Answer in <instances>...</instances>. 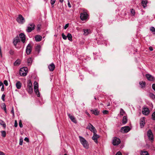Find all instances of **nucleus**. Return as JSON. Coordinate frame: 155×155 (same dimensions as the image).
<instances>
[{"mask_svg":"<svg viewBox=\"0 0 155 155\" xmlns=\"http://www.w3.org/2000/svg\"><path fill=\"white\" fill-rule=\"evenodd\" d=\"M149 50L151 51H153V48L151 46L150 47H149Z\"/></svg>","mask_w":155,"mask_h":155,"instance_id":"nucleus-57","label":"nucleus"},{"mask_svg":"<svg viewBox=\"0 0 155 155\" xmlns=\"http://www.w3.org/2000/svg\"><path fill=\"white\" fill-rule=\"evenodd\" d=\"M120 143V139L116 137H114L112 140V144L114 146L118 145Z\"/></svg>","mask_w":155,"mask_h":155,"instance_id":"nucleus-5","label":"nucleus"},{"mask_svg":"<svg viewBox=\"0 0 155 155\" xmlns=\"http://www.w3.org/2000/svg\"><path fill=\"white\" fill-rule=\"evenodd\" d=\"M147 0H143L141 2V5L143 6V7L144 8L147 6Z\"/></svg>","mask_w":155,"mask_h":155,"instance_id":"nucleus-24","label":"nucleus"},{"mask_svg":"<svg viewBox=\"0 0 155 155\" xmlns=\"http://www.w3.org/2000/svg\"><path fill=\"white\" fill-rule=\"evenodd\" d=\"M14 126L15 127H17L18 126V123L16 120L15 121Z\"/></svg>","mask_w":155,"mask_h":155,"instance_id":"nucleus-53","label":"nucleus"},{"mask_svg":"<svg viewBox=\"0 0 155 155\" xmlns=\"http://www.w3.org/2000/svg\"><path fill=\"white\" fill-rule=\"evenodd\" d=\"M85 113L87 115V116L89 117H90V115L89 114L87 111L85 112Z\"/></svg>","mask_w":155,"mask_h":155,"instance_id":"nucleus-60","label":"nucleus"},{"mask_svg":"<svg viewBox=\"0 0 155 155\" xmlns=\"http://www.w3.org/2000/svg\"><path fill=\"white\" fill-rule=\"evenodd\" d=\"M153 129L155 131V125Z\"/></svg>","mask_w":155,"mask_h":155,"instance_id":"nucleus-64","label":"nucleus"},{"mask_svg":"<svg viewBox=\"0 0 155 155\" xmlns=\"http://www.w3.org/2000/svg\"><path fill=\"white\" fill-rule=\"evenodd\" d=\"M2 133V137H5L6 135V133L5 131H2L1 132Z\"/></svg>","mask_w":155,"mask_h":155,"instance_id":"nucleus-36","label":"nucleus"},{"mask_svg":"<svg viewBox=\"0 0 155 155\" xmlns=\"http://www.w3.org/2000/svg\"><path fill=\"white\" fill-rule=\"evenodd\" d=\"M141 154V155H149L148 153L146 151H142Z\"/></svg>","mask_w":155,"mask_h":155,"instance_id":"nucleus-35","label":"nucleus"},{"mask_svg":"<svg viewBox=\"0 0 155 155\" xmlns=\"http://www.w3.org/2000/svg\"><path fill=\"white\" fill-rule=\"evenodd\" d=\"M69 24L68 23L65 25V26L64 27V28L65 29H67V28L68 27Z\"/></svg>","mask_w":155,"mask_h":155,"instance_id":"nucleus-52","label":"nucleus"},{"mask_svg":"<svg viewBox=\"0 0 155 155\" xmlns=\"http://www.w3.org/2000/svg\"><path fill=\"white\" fill-rule=\"evenodd\" d=\"M0 124L3 127L5 128L6 125L5 122L2 120H0Z\"/></svg>","mask_w":155,"mask_h":155,"instance_id":"nucleus-32","label":"nucleus"},{"mask_svg":"<svg viewBox=\"0 0 155 155\" xmlns=\"http://www.w3.org/2000/svg\"><path fill=\"white\" fill-rule=\"evenodd\" d=\"M0 155H5V154L3 152L0 151Z\"/></svg>","mask_w":155,"mask_h":155,"instance_id":"nucleus-58","label":"nucleus"},{"mask_svg":"<svg viewBox=\"0 0 155 155\" xmlns=\"http://www.w3.org/2000/svg\"><path fill=\"white\" fill-rule=\"evenodd\" d=\"M32 62V59L31 58H30L28 59L27 60V63L28 65H30Z\"/></svg>","mask_w":155,"mask_h":155,"instance_id":"nucleus-31","label":"nucleus"},{"mask_svg":"<svg viewBox=\"0 0 155 155\" xmlns=\"http://www.w3.org/2000/svg\"><path fill=\"white\" fill-rule=\"evenodd\" d=\"M35 39L37 41H40L41 40L42 37L39 35H37L35 37Z\"/></svg>","mask_w":155,"mask_h":155,"instance_id":"nucleus-23","label":"nucleus"},{"mask_svg":"<svg viewBox=\"0 0 155 155\" xmlns=\"http://www.w3.org/2000/svg\"><path fill=\"white\" fill-rule=\"evenodd\" d=\"M80 141L83 147L86 149L89 148V144L87 141L84 138L81 137H79Z\"/></svg>","mask_w":155,"mask_h":155,"instance_id":"nucleus-1","label":"nucleus"},{"mask_svg":"<svg viewBox=\"0 0 155 155\" xmlns=\"http://www.w3.org/2000/svg\"><path fill=\"white\" fill-rule=\"evenodd\" d=\"M130 130V128L129 126H125L122 127L121 129V131L124 133H127Z\"/></svg>","mask_w":155,"mask_h":155,"instance_id":"nucleus-10","label":"nucleus"},{"mask_svg":"<svg viewBox=\"0 0 155 155\" xmlns=\"http://www.w3.org/2000/svg\"><path fill=\"white\" fill-rule=\"evenodd\" d=\"M9 53L11 55H13L14 54V52L12 50L10 49L9 51Z\"/></svg>","mask_w":155,"mask_h":155,"instance_id":"nucleus-45","label":"nucleus"},{"mask_svg":"<svg viewBox=\"0 0 155 155\" xmlns=\"http://www.w3.org/2000/svg\"><path fill=\"white\" fill-rule=\"evenodd\" d=\"M68 7L70 8H71V4L69 1L68 3Z\"/></svg>","mask_w":155,"mask_h":155,"instance_id":"nucleus-59","label":"nucleus"},{"mask_svg":"<svg viewBox=\"0 0 155 155\" xmlns=\"http://www.w3.org/2000/svg\"><path fill=\"white\" fill-rule=\"evenodd\" d=\"M88 15L86 12H84L81 14L80 18L82 21L86 20L87 18Z\"/></svg>","mask_w":155,"mask_h":155,"instance_id":"nucleus-8","label":"nucleus"},{"mask_svg":"<svg viewBox=\"0 0 155 155\" xmlns=\"http://www.w3.org/2000/svg\"><path fill=\"white\" fill-rule=\"evenodd\" d=\"M120 113L121 115H123L125 113V112L121 108L120 109Z\"/></svg>","mask_w":155,"mask_h":155,"instance_id":"nucleus-38","label":"nucleus"},{"mask_svg":"<svg viewBox=\"0 0 155 155\" xmlns=\"http://www.w3.org/2000/svg\"><path fill=\"white\" fill-rule=\"evenodd\" d=\"M103 38L102 36H101L100 38L97 39V43L98 44H103Z\"/></svg>","mask_w":155,"mask_h":155,"instance_id":"nucleus-25","label":"nucleus"},{"mask_svg":"<svg viewBox=\"0 0 155 155\" xmlns=\"http://www.w3.org/2000/svg\"><path fill=\"white\" fill-rule=\"evenodd\" d=\"M5 95L4 94H3L2 96V99L3 101H5Z\"/></svg>","mask_w":155,"mask_h":155,"instance_id":"nucleus-51","label":"nucleus"},{"mask_svg":"<svg viewBox=\"0 0 155 155\" xmlns=\"http://www.w3.org/2000/svg\"><path fill=\"white\" fill-rule=\"evenodd\" d=\"M149 97L152 99H155V95L152 93H150L149 94Z\"/></svg>","mask_w":155,"mask_h":155,"instance_id":"nucleus-33","label":"nucleus"},{"mask_svg":"<svg viewBox=\"0 0 155 155\" xmlns=\"http://www.w3.org/2000/svg\"><path fill=\"white\" fill-rule=\"evenodd\" d=\"M16 21L18 22L20 24H23L25 22L24 18L21 15H18L16 18Z\"/></svg>","mask_w":155,"mask_h":155,"instance_id":"nucleus-6","label":"nucleus"},{"mask_svg":"<svg viewBox=\"0 0 155 155\" xmlns=\"http://www.w3.org/2000/svg\"><path fill=\"white\" fill-rule=\"evenodd\" d=\"M24 140L25 141H26V142H29V139H28V138L27 137H25V139H24Z\"/></svg>","mask_w":155,"mask_h":155,"instance_id":"nucleus-55","label":"nucleus"},{"mask_svg":"<svg viewBox=\"0 0 155 155\" xmlns=\"http://www.w3.org/2000/svg\"><path fill=\"white\" fill-rule=\"evenodd\" d=\"M139 84L141 86V87L143 88L145 87L146 83L145 82L141 81L140 82Z\"/></svg>","mask_w":155,"mask_h":155,"instance_id":"nucleus-34","label":"nucleus"},{"mask_svg":"<svg viewBox=\"0 0 155 155\" xmlns=\"http://www.w3.org/2000/svg\"><path fill=\"white\" fill-rule=\"evenodd\" d=\"M19 37L21 39V41L23 43H24L25 40V35L23 33H21L19 35Z\"/></svg>","mask_w":155,"mask_h":155,"instance_id":"nucleus-16","label":"nucleus"},{"mask_svg":"<svg viewBox=\"0 0 155 155\" xmlns=\"http://www.w3.org/2000/svg\"><path fill=\"white\" fill-rule=\"evenodd\" d=\"M145 117H143L140 119V124L141 128H142L144 127L145 124Z\"/></svg>","mask_w":155,"mask_h":155,"instance_id":"nucleus-15","label":"nucleus"},{"mask_svg":"<svg viewBox=\"0 0 155 155\" xmlns=\"http://www.w3.org/2000/svg\"><path fill=\"white\" fill-rule=\"evenodd\" d=\"M150 30L153 32V34H155V28H154L153 27H152L150 28Z\"/></svg>","mask_w":155,"mask_h":155,"instance_id":"nucleus-37","label":"nucleus"},{"mask_svg":"<svg viewBox=\"0 0 155 155\" xmlns=\"http://www.w3.org/2000/svg\"><path fill=\"white\" fill-rule=\"evenodd\" d=\"M84 32V35L85 36L88 35L89 34L91 33V31L90 29H83Z\"/></svg>","mask_w":155,"mask_h":155,"instance_id":"nucleus-20","label":"nucleus"},{"mask_svg":"<svg viewBox=\"0 0 155 155\" xmlns=\"http://www.w3.org/2000/svg\"><path fill=\"white\" fill-rule=\"evenodd\" d=\"M28 72V68L27 67H24L20 68L19 74L21 76H25L26 75Z\"/></svg>","mask_w":155,"mask_h":155,"instance_id":"nucleus-2","label":"nucleus"},{"mask_svg":"<svg viewBox=\"0 0 155 155\" xmlns=\"http://www.w3.org/2000/svg\"><path fill=\"white\" fill-rule=\"evenodd\" d=\"M34 89L35 93L38 97H40V94L38 90V82L35 81L34 83Z\"/></svg>","mask_w":155,"mask_h":155,"instance_id":"nucleus-3","label":"nucleus"},{"mask_svg":"<svg viewBox=\"0 0 155 155\" xmlns=\"http://www.w3.org/2000/svg\"><path fill=\"white\" fill-rule=\"evenodd\" d=\"M152 87L153 89L155 91V84L152 85Z\"/></svg>","mask_w":155,"mask_h":155,"instance_id":"nucleus-56","label":"nucleus"},{"mask_svg":"<svg viewBox=\"0 0 155 155\" xmlns=\"http://www.w3.org/2000/svg\"><path fill=\"white\" fill-rule=\"evenodd\" d=\"M3 85L2 83L1 82H0V86H2Z\"/></svg>","mask_w":155,"mask_h":155,"instance_id":"nucleus-62","label":"nucleus"},{"mask_svg":"<svg viewBox=\"0 0 155 155\" xmlns=\"http://www.w3.org/2000/svg\"><path fill=\"white\" fill-rule=\"evenodd\" d=\"M16 85L18 89H20L21 87V84L19 81H18L17 82Z\"/></svg>","mask_w":155,"mask_h":155,"instance_id":"nucleus-26","label":"nucleus"},{"mask_svg":"<svg viewBox=\"0 0 155 155\" xmlns=\"http://www.w3.org/2000/svg\"><path fill=\"white\" fill-rule=\"evenodd\" d=\"M19 125L20 127H23V125L22 124L21 121L20 120L19 122Z\"/></svg>","mask_w":155,"mask_h":155,"instance_id":"nucleus-47","label":"nucleus"},{"mask_svg":"<svg viewBox=\"0 0 155 155\" xmlns=\"http://www.w3.org/2000/svg\"><path fill=\"white\" fill-rule=\"evenodd\" d=\"M142 113L145 115H147L149 114L150 110L147 107H144L143 108V110H142Z\"/></svg>","mask_w":155,"mask_h":155,"instance_id":"nucleus-13","label":"nucleus"},{"mask_svg":"<svg viewBox=\"0 0 155 155\" xmlns=\"http://www.w3.org/2000/svg\"><path fill=\"white\" fill-rule=\"evenodd\" d=\"M152 118L153 120H155V111L153 113L152 115Z\"/></svg>","mask_w":155,"mask_h":155,"instance_id":"nucleus-39","label":"nucleus"},{"mask_svg":"<svg viewBox=\"0 0 155 155\" xmlns=\"http://www.w3.org/2000/svg\"><path fill=\"white\" fill-rule=\"evenodd\" d=\"M32 48V47L31 46V44H29L27 46L26 49V53L27 54H29L30 53Z\"/></svg>","mask_w":155,"mask_h":155,"instance_id":"nucleus-12","label":"nucleus"},{"mask_svg":"<svg viewBox=\"0 0 155 155\" xmlns=\"http://www.w3.org/2000/svg\"><path fill=\"white\" fill-rule=\"evenodd\" d=\"M147 136L149 140L151 141V142L153 140V135L151 130H149L147 132Z\"/></svg>","mask_w":155,"mask_h":155,"instance_id":"nucleus-7","label":"nucleus"},{"mask_svg":"<svg viewBox=\"0 0 155 155\" xmlns=\"http://www.w3.org/2000/svg\"><path fill=\"white\" fill-rule=\"evenodd\" d=\"M127 118L126 116H124L123 117L122 120V123L124 124H126L127 122Z\"/></svg>","mask_w":155,"mask_h":155,"instance_id":"nucleus-29","label":"nucleus"},{"mask_svg":"<svg viewBox=\"0 0 155 155\" xmlns=\"http://www.w3.org/2000/svg\"><path fill=\"white\" fill-rule=\"evenodd\" d=\"M11 112L13 116V117L14 116L15 114H14V108H13V107H12V109L11 111Z\"/></svg>","mask_w":155,"mask_h":155,"instance_id":"nucleus-43","label":"nucleus"},{"mask_svg":"<svg viewBox=\"0 0 155 155\" xmlns=\"http://www.w3.org/2000/svg\"><path fill=\"white\" fill-rule=\"evenodd\" d=\"M23 140L22 139H20L19 140V144L20 145H21L22 144Z\"/></svg>","mask_w":155,"mask_h":155,"instance_id":"nucleus-44","label":"nucleus"},{"mask_svg":"<svg viewBox=\"0 0 155 155\" xmlns=\"http://www.w3.org/2000/svg\"><path fill=\"white\" fill-rule=\"evenodd\" d=\"M21 63V61L19 59L17 60L14 63V65L15 66H18Z\"/></svg>","mask_w":155,"mask_h":155,"instance_id":"nucleus-28","label":"nucleus"},{"mask_svg":"<svg viewBox=\"0 0 155 155\" xmlns=\"http://www.w3.org/2000/svg\"><path fill=\"white\" fill-rule=\"evenodd\" d=\"M41 48V46L40 45H37L35 47V51H37L38 53H39L40 51Z\"/></svg>","mask_w":155,"mask_h":155,"instance_id":"nucleus-27","label":"nucleus"},{"mask_svg":"<svg viewBox=\"0 0 155 155\" xmlns=\"http://www.w3.org/2000/svg\"><path fill=\"white\" fill-rule=\"evenodd\" d=\"M87 129L89 130L93 133L96 132V131L94 127L90 123L88 125L87 127Z\"/></svg>","mask_w":155,"mask_h":155,"instance_id":"nucleus-9","label":"nucleus"},{"mask_svg":"<svg viewBox=\"0 0 155 155\" xmlns=\"http://www.w3.org/2000/svg\"><path fill=\"white\" fill-rule=\"evenodd\" d=\"M115 155H122V154L120 152L118 151L116 153V154H115Z\"/></svg>","mask_w":155,"mask_h":155,"instance_id":"nucleus-54","label":"nucleus"},{"mask_svg":"<svg viewBox=\"0 0 155 155\" xmlns=\"http://www.w3.org/2000/svg\"><path fill=\"white\" fill-rule=\"evenodd\" d=\"M55 68V66L54 64L52 63L49 64L48 66V68L50 71H53L54 70Z\"/></svg>","mask_w":155,"mask_h":155,"instance_id":"nucleus-19","label":"nucleus"},{"mask_svg":"<svg viewBox=\"0 0 155 155\" xmlns=\"http://www.w3.org/2000/svg\"><path fill=\"white\" fill-rule=\"evenodd\" d=\"M41 29V25H38L37 27V31H39Z\"/></svg>","mask_w":155,"mask_h":155,"instance_id":"nucleus-48","label":"nucleus"},{"mask_svg":"<svg viewBox=\"0 0 155 155\" xmlns=\"http://www.w3.org/2000/svg\"><path fill=\"white\" fill-rule=\"evenodd\" d=\"M4 90V85H3V86H2V87L1 88V91H3Z\"/></svg>","mask_w":155,"mask_h":155,"instance_id":"nucleus-61","label":"nucleus"},{"mask_svg":"<svg viewBox=\"0 0 155 155\" xmlns=\"http://www.w3.org/2000/svg\"><path fill=\"white\" fill-rule=\"evenodd\" d=\"M35 25L33 23L29 24L27 27L26 31L28 32H30L35 29Z\"/></svg>","mask_w":155,"mask_h":155,"instance_id":"nucleus-4","label":"nucleus"},{"mask_svg":"<svg viewBox=\"0 0 155 155\" xmlns=\"http://www.w3.org/2000/svg\"><path fill=\"white\" fill-rule=\"evenodd\" d=\"M4 84L6 86H7L8 85V81L7 80H5V81H4Z\"/></svg>","mask_w":155,"mask_h":155,"instance_id":"nucleus-46","label":"nucleus"},{"mask_svg":"<svg viewBox=\"0 0 155 155\" xmlns=\"http://www.w3.org/2000/svg\"><path fill=\"white\" fill-rule=\"evenodd\" d=\"M62 36L64 40H66L67 38V36H66L64 33H62Z\"/></svg>","mask_w":155,"mask_h":155,"instance_id":"nucleus-42","label":"nucleus"},{"mask_svg":"<svg viewBox=\"0 0 155 155\" xmlns=\"http://www.w3.org/2000/svg\"><path fill=\"white\" fill-rule=\"evenodd\" d=\"M27 87L29 89V92L30 93H31L33 91V88L32 84L31 82V81H30V82L28 83Z\"/></svg>","mask_w":155,"mask_h":155,"instance_id":"nucleus-17","label":"nucleus"},{"mask_svg":"<svg viewBox=\"0 0 155 155\" xmlns=\"http://www.w3.org/2000/svg\"><path fill=\"white\" fill-rule=\"evenodd\" d=\"M146 77L147 79L150 81H152L153 80V77L150 74H146Z\"/></svg>","mask_w":155,"mask_h":155,"instance_id":"nucleus-21","label":"nucleus"},{"mask_svg":"<svg viewBox=\"0 0 155 155\" xmlns=\"http://www.w3.org/2000/svg\"><path fill=\"white\" fill-rule=\"evenodd\" d=\"M67 37H68V39L69 40L71 41H72V36L71 34L69 33H68L67 35Z\"/></svg>","mask_w":155,"mask_h":155,"instance_id":"nucleus-30","label":"nucleus"},{"mask_svg":"<svg viewBox=\"0 0 155 155\" xmlns=\"http://www.w3.org/2000/svg\"><path fill=\"white\" fill-rule=\"evenodd\" d=\"M130 12L133 15H134L135 13V10H130Z\"/></svg>","mask_w":155,"mask_h":155,"instance_id":"nucleus-50","label":"nucleus"},{"mask_svg":"<svg viewBox=\"0 0 155 155\" xmlns=\"http://www.w3.org/2000/svg\"><path fill=\"white\" fill-rule=\"evenodd\" d=\"M20 41L18 36H17L16 38L14 39L13 41V44L15 46H16L17 43Z\"/></svg>","mask_w":155,"mask_h":155,"instance_id":"nucleus-18","label":"nucleus"},{"mask_svg":"<svg viewBox=\"0 0 155 155\" xmlns=\"http://www.w3.org/2000/svg\"><path fill=\"white\" fill-rule=\"evenodd\" d=\"M94 133L93 136L92 137V139L96 143H97V139L99 137V136L96 134V132Z\"/></svg>","mask_w":155,"mask_h":155,"instance_id":"nucleus-11","label":"nucleus"},{"mask_svg":"<svg viewBox=\"0 0 155 155\" xmlns=\"http://www.w3.org/2000/svg\"><path fill=\"white\" fill-rule=\"evenodd\" d=\"M68 115L72 122L74 123H77V121L74 116L71 115L69 113H68Z\"/></svg>","mask_w":155,"mask_h":155,"instance_id":"nucleus-14","label":"nucleus"},{"mask_svg":"<svg viewBox=\"0 0 155 155\" xmlns=\"http://www.w3.org/2000/svg\"><path fill=\"white\" fill-rule=\"evenodd\" d=\"M60 2L61 3H62L63 2V0H59Z\"/></svg>","mask_w":155,"mask_h":155,"instance_id":"nucleus-63","label":"nucleus"},{"mask_svg":"<svg viewBox=\"0 0 155 155\" xmlns=\"http://www.w3.org/2000/svg\"><path fill=\"white\" fill-rule=\"evenodd\" d=\"M56 0H50V3L52 6L55 3Z\"/></svg>","mask_w":155,"mask_h":155,"instance_id":"nucleus-40","label":"nucleus"},{"mask_svg":"<svg viewBox=\"0 0 155 155\" xmlns=\"http://www.w3.org/2000/svg\"><path fill=\"white\" fill-rule=\"evenodd\" d=\"M91 111L92 113L95 115H97L99 114V111H98L97 109L91 110Z\"/></svg>","mask_w":155,"mask_h":155,"instance_id":"nucleus-22","label":"nucleus"},{"mask_svg":"<svg viewBox=\"0 0 155 155\" xmlns=\"http://www.w3.org/2000/svg\"><path fill=\"white\" fill-rule=\"evenodd\" d=\"M108 111L107 110H104L103 111V113L104 114H108Z\"/></svg>","mask_w":155,"mask_h":155,"instance_id":"nucleus-49","label":"nucleus"},{"mask_svg":"<svg viewBox=\"0 0 155 155\" xmlns=\"http://www.w3.org/2000/svg\"><path fill=\"white\" fill-rule=\"evenodd\" d=\"M3 109L4 110L5 112L6 113V105L5 103L3 104Z\"/></svg>","mask_w":155,"mask_h":155,"instance_id":"nucleus-41","label":"nucleus"}]
</instances>
